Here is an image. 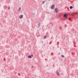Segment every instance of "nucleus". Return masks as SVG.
Returning <instances> with one entry per match:
<instances>
[{
	"mask_svg": "<svg viewBox=\"0 0 78 78\" xmlns=\"http://www.w3.org/2000/svg\"><path fill=\"white\" fill-rule=\"evenodd\" d=\"M62 57V58H64V56L63 55H61Z\"/></svg>",
	"mask_w": 78,
	"mask_h": 78,
	"instance_id": "nucleus-10",
	"label": "nucleus"
},
{
	"mask_svg": "<svg viewBox=\"0 0 78 78\" xmlns=\"http://www.w3.org/2000/svg\"><path fill=\"white\" fill-rule=\"evenodd\" d=\"M70 9H72V8H73V7H72V6H70Z\"/></svg>",
	"mask_w": 78,
	"mask_h": 78,
	"instance_id": "nucleus-8",
	"label": "nucleus"
},
{
	"mask_svg": "<svg viewBox=\"0 0 78 78\" xmlns=\"http://www.w3.org/2000/svg\"><path fill=\"white\" fill-rule=\"evenodd\" d=\"M33 56V54H32L31 55H29L28 57V58H31Z\"/></svg>",
	"mask_w": 78,
	"mask_h": 78,
	"instance_id": "nucleus-1",
	"label": "nucleus"
},
{
	"mask_svg": "<svg viewBox=\"0 0 78 78\" xmlns=\"http://www.w3.org/2000/svg\"><path fill=\"white\" fill-rule=\"evenodd\" d=\"M55 12H57L58 11V9L57 8H55Z\"/></svg>",
	"mask_w": 78,
	"mask_h": 78,
	"instance_id": "nucleus-4",
	"label": "nucleus"
},
{
	"mask_svg": "<svg viewBox=\"0 0 78 78\" xmlns=\"http://www.w3.org/2000/svg\"><path fill=\"white\" fill-rule=\"evenodd\" d=\"M51 9H54V8H55V5H52L51 6Z\"/></svg>",
	"mask_w": 78,
	"mask_h": 78,
	"instance_id": "nucleus-2",
	"label": "nucleus"
},
{
	"mask_svg": "<svg viewBox=\"0 0 78 78\" xmlns=\"http://www.w3.org/2000/svg\"><path fill=\"white\" fill-rule=\"evenodd\" d=\"M67 16V14H65L64 15V17H65L66 19H67V17H66Z\"/></svg>",
	"mask_w": 78,
	"mask_h": 78,
	"instance_id": "nucleus-6",
	"label": "nucleus"
},
{
	"mask_svg": "<svg viewBox=\"0 0 78 78\" xmlns=\"http://www.w3.org/2000/svg\"><path fill=\"white\" fill-rule=\"evenodd\" d=\"M44 38H46V36H44Z\"/></svg>",
	"mask_w": 78,
	"mask_h": 78,
	"instance_id": "nucleus-13",
	"label": "nucleus"
},
{
	"mask_svg": "<svg viewBox=\"0 0 78 78\" xmlns=\"http://www.w3.org/2000/svg\"><path fill=\"white\" fill-rule=\"evenodd\" d=\"M21 10V7H20L19 8L18 11H20Z\"/></svg>",
	"mask_w": 78,
	"mask_h": 78,
	"instance_id": "nucleus-7",
	"label": "nucleus"
},
{
	"mask_svg": "<svg viewBox=\"0 0 78 78\" xmlns=\"http://www.w3.org/2000/svg\"><path fill=\"white\" fill-rule=\"evenodd\" d=\"M40 25H41V23H39L38 24V27H40Z\"/></svg>",
	"mask_w": 78,
	"mask_h": 78,
	"instance_id": "nucleus-9",
	"label": "nucleus"
},
{
	"mask_svg": "<svg viewBox=\"0 0 78 78\" xmlns=\"http://www.w3.org/2000/svg\"><path fill=\"white\" fill-rule=\"evenodd\" d=\"M20 19H22V18H23V15H20Z\"/></svg>",
	"mask_w": 78,
	"mask_h": 78,
	"instance_id": "nucleus-3",
	"label": "nucleus"
},
{
	"mask_svg": "<svg viewBox=\"0 0 78 78\" xmlns=\"http://www.w3.org/2000/svg\"><path fill=\"white\" fill-rule=\"evenodd\" d=\"M8 9H10V7H8Z\"/></svg>",
	"mask_w": 78,
	"mask_h": 78,
	"instance_id": "nucleus-12",
	"label": "nucleus"
},
{
	"mask_svg": "<svg viewBox=\"0 0 78 78\" xmlns=\"http://www.w3.org/2000/svg\"><path fill=\"white\" fill-rule=\"evenodd\" d=\"M56 72L58 76H59V73L58 72V71H57Z\"/></svg>",
	"mask_w": 78,
	"mask_h": 78,
	"instance_id": "nucleus-5",
	"label": "nucleus"
},
{
	"mask_svg": "<svg viewBox=\"0 0 78 78\" xmlns=\"http://www.w3.org/2000/svg\"><path fill=\"white\" fill-rule=\"evenodd\" d=\"M45 2V1H43V4H44V2Z\"/></svg>",
	"mask_w": 78,
	"mask_h": 78,
	"instance_id": "nucleus-11",
	"label": "nucleus"
}]
</instances>
